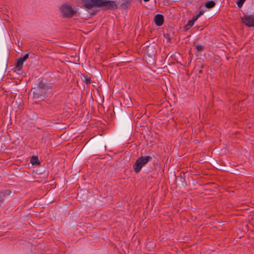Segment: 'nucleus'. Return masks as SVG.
<instances>
[{
    "label": "nucleus",
    "instance_id": "4468645a",
    "mask_svg": "<svg viewBox=\"0 0 254 254\" xmlns=\"http://www.w3.org/2000/svg\"><path fill=\"white\" fill-rule=\"evenodd\" d=\"M5 195V193L0 192V203L2 202V197Z\"/></svg>",
    "mask_w": 254,
    "mask_h": 254
},
{
    "label": "nucleus",
    "instance_id": "2eb2a0df",
    "mask_svg": "<svg viewBox=\"0 0 254 254\" xmlns=\"http://www.w3.org/2000/svg\"><path fill=\"white\" fill-rule=\"evenodd\" d=\"M199 16L197 14H196V15L194 16L192 18V20L193 21V22H195L198 18Z\"/></svg>",
    "mask_w": 254,
    "mask_h": 254
},
{
    "label": "nucleus",
    "instance_id": "423d86ee",
    "mask_svg": "<svg viewBox=\"0 0 254 254\" xmlns=\"http://www.w3.org/2000/svg\"><path fill=\"white\" fill-rule=\"evenodd\" d=\"M37 89L33 91V94L36 96L38 92H40L41 95H43L46 93V86L43 83L40 82L38 85Z\"/></svg>",
    "mask_w": 254,
    "mask_h": 254
},
{
    "label": "nucleus",
    "instance_id": "1a4fd4ad",
    "mask_svg": "<svg viewBox=\"0 0 254 254\" xmlns=\"http://www.w3.org/2000/svg\"><path fill=\"white\" fill-rule=\"evenodd\" d=\"M215 3L212 0H210L205 3V6L208 8H212L214 6Z\"/></svg>",
    "mask_w": 254,
    "mask_h": 254
},
{
    "label": "nucleus",
    "instance_id": "f257e3e1",
    "mask_svg": "<svg viewBox=\"0 0 254 254\" xmlns=\"http://www.w3.org/2000/svg\"><path fill=\"white\" fill-rule=\"evenodd\" d=\"M84 5L90 9L93 7H104L106 9L116 8L117 5L115 1L109 0H85Z\"/></svg>",
    "mask_w": 254,
    "mask_h": 254
},
{
    "label": "nucleus",
    "instance_id": "6e6552de",
    "mask_svg": "<svg viewBox=\"0 0 254 254\" xmlns=\"http://www.w3.org/2000/svg\"><path fill=\"white\" fill-rule=\"evenodd\" d=\"M32 165H39L40 164V162L38 160V158L36 156H33L31 159L30 161Z\"/></svg>",
    "mask_w": 254,
    "mask_h": 254
},
{
    "label": "nucleus",
    "instance_id": "a211bd4d",
    "mask_svg": "<svg viewBox=\"0 0 254 254\" xmlns=\"http://www.w3.org/2000/svg\"><path fill=\"white\" fill-rule=\"evenodd\" d=\"M245 0H241V1H244V2H245Z\"/></svg>",
    "mask_w": 254,
    "mask_h": 254
},
{
    "label": "nucleus",
    "instance_id": "dca6fc26",
    "mask_svg": "<svg viewBox=\"0 0 254 254\" xmlns=\"http://www.w3.org/2000/svg\"><path fill=\"white\" fill-rule=\"evenodd\" d=\"M203 13V11H199V13L197 14L199 17H200L201 15H202Z\"/></svg>",
    "mask_w": 254,
    "mask_h": 254
},
{
    "label": "nucleus",
    "instance_id": "ddd939ff",
    "mask_svg": "<svg viewBox=\"0 0 254 254\" xmlns=\"http://www.w3.org/2000/svg\"><path fill=\"white\" fill-rule=\"evenodd\" d=\"M244 2V1H241V0H239L237 2V4L239 7H241L242 6Z\"/></svg>",
    "mask_w": 254,
    "mask_h": 254
},
{
    "label": "nucleus",
    "instance_id": "39448f33",
    "mask_svg": "<svg viewBox=\"0 0 254 254\" xmlns=\"http://www.w3.org/2000/svg\"><path fill=\"white\" fill-rule=\"evenodd\" d=\"M29 54H26L23 57L19 58L15 64V68L17 70H20L22 67L24 62L28 58Z\"/></svg>",
    "mask_w": 254,
    "mask_h": 254
},
{
    "label": "nucleus",
    "instance_id": "0eeeda50",
    "mask_svg": "<svg viewBox=\"0 0 254 254\" xmlns=\"http://www.w3.org/2000/svg\"><path fill=\"white\" fill-rule=\"evenodd\" d=\"M154 22L157 26H161L164 22L163 16L161 14H157L154 18Z\"/></svg>",
    "mask_w": 254,
    "mask_h": 254
},
{
    "label": "nucleus",
    "instance_id": "f3484780",
    "mask_svg": "<svg viewBox=\"0 0 254 254\" xmlns=\"http://www.w3.org/2000/svg\"><path fill=\"white\" fill-rule=\"evenodd\" d=\"M144 1L146 2V1H148L149 0H143Z\"/></svg>",
    "mask_w": 254,
    "mask_h": 254
},
{
    "label": "nucleus",
    "instance_id": "7ed1b4c3",
    "mask_svg": "<svg viewBox=\"0 0 254 254\" xmlns=\"http://www.w3.org/2000/svg\"><path fill=\"white\" fill-rule=\"evenodd\" d=\"M61 11L64 17H69L73 15L74 11L68 5L64 4L61 7Z\"/></svg>",
    "mask_w": 254,
    "mask_h": 254
},
{
    "label": "nucleus",
    "instance_id": "9b49d317",
    "mask_svg": "<svg viewBox=\"0 0 254 254\" xmlns=\"http://www.w3.org/2000/svg\"><path fill=\"white\" fill-rule=\"evenodd\" d=\"M83 81H84L86 83H89L91 81V78L90 76L85 75L84 76V78L83 79Z\"/></svg>",
    "mask_w": 254,
    "mask_h": 254
},
{
    "label": "nucleus",
    "instance_id": "f8f14e48",
    "mask_svg": "<svg viewBox=\"0 0 254 254\" xmlns=\"http://www.w3.org/2000/svg\"><path fill=\"white\" fill-rule=\"evenodd\" d=\"M195 49H196V50L197 51H201L203 50V47L202 45H197L196 46H195Z\"/></svg>",
    "mask_w": 254,
    "mask_h": 254
},
{
    "label": "nucleus",
    "instance_id": "f03ea898",
    "mask_svg": "<svg viewBox=\"0 0 254 254\" xmlns=\"http://www.w3.org/2000/svg\"><path fill=\"white\" fill-rule=\"evenodd\" d=\"M152 159V157L150 156H144L139 157L136 160L134 166V172L136 173H139L142 167L150 161Z\"/></svg>",
    "mask_w": 254,
    "mask_h": 254
},
{
    "label": "nucleus",
    "instance_id": "9d476101",
    "mask_svg": "<svg viewBox=\"0 0 254 254\" xmlns=\"http://www.w3.org/2000/svg\"><path fill=\"white\" fill-rule=\"evenodd\" d=\"M194 22L192 19L190 20H189L188 22V23L186 24V25L185 26V29L188 30V29H189L194 24Z\"/></svg>",
    "mask_w": 254,
    "mask_h": 254
},
{
    "label": "nucleus",
    "instance_id": "20e7f679",
    "mask_svg": "<svg viewBox=\"0 0 254 254\" xmlns=\"http://www.w3.org/2000/svg\"><path fill=\"white\" fill-rule=\"evenodd\" d=\"M242 21L248 27H254V15L245 16L242 18Z\"/></svg>",
    "mask_w": 254,
    "mask_h": 254
}]
</instances>
